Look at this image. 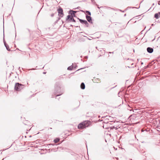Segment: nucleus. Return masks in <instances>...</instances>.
<instances>
[{
    "instance_id": "obj_1",
    "label": "nucleus",
    "mask_w": 160,
    "mask_h": 160,
    "mask_svg": "<svg viewBox=\"0 0 160 160\" xmlns=\"http://www.w3.org/2000/svg\"><path fill=\"white\" fill-rule=\"evenodd\" d=\"M88 122V121H85L80 123L78 125V128L82 129L85 128L88 126L89 124Z\"/></svg>"
},
{
    "instance_id": "obj_2",
    "label": "nucleus",
    "mask_w": 160,
    "mask_h": 160,
    "mask_svg": "<svg viewBox=\"0 0 160 160\" xmlns=\"http://www.w3.org/2000/svg\"><path fill=\"white\" fill-rule=\"evenodd\" d=\"M24 88V86L18 83H16L15 85V90L17 91H20Z\"/></svg>"
},
{
    "instance_id": "obj_3",
    "label": "nucleus",
    "mask_w": 160,
    "mask_h": 160,
    "mask_svg": "<svg viewBox=\"0 0 160 160\" xmlns=\"http://www.w3.org/2000/svg\"><path fill=\"white\" fill-rule=\"evenodd\" d=\"M58 11L59 15L61 17H62L63 15V11L62 9L59 8L58 10Z\"/></svg>"
},
{
    "instance_id": "obj_4",
    "label": "nucleus",
    "mask_w": 160,
    "mask_h": 160,
    "mask_svg": "<svg viewBox=\"0 0 160 160\" xmlns=\"http://www.w3.org/2000/svg\"><path fill=\"white\" fill-rule=\"evenodd\" d=\"M147 51L149 53H151L153 52V50L152 48L148 47L147 48Z\"/></svg>"
},
{
    "instance_id": "obj_5",
    "label": "nucleus",
    "mask_w": 160,
    "mask_h": 160,
    "mask_svg": "<svg viewBox=\"0 0 160 160\" xmlns=\"http://www.w3.org/2000/svg\"><path fill=\"white\" fill-rule=\"evenodd\" d=\"M80 21L81 23H84L85 25H87L88 24L86 20L80 19Z\"/></svg>"
},
{
    "instance_id": "obj_6",
    "label": "nucleus",
    "mask_w": 160,
    "mask_h": 160,
    "mask_svg": "<svg viewBox=\"0 0 160 160\" xmlns=\"http://www.w3.org/2000/svg\"><path fill=\"white\" fill-rule=\"evenodd\" d=\"M86 18L87 20L89 22H91L92 21L91 18V17L87 16H86Z\"/></svg>"
},
{
    "instance_id": "obj_7",
    "label": "nucleus",
    "mask_w": 160,
    "mask_h": 160,
    "mask_svg": "<svg viewBox=\"0 0 160 160\" xmlns=\"http://www.w3.org/2000/svg\"><path fill=\"white\" fill-rule=\"evenodd\" d=\"M81 87L82 89H84L85 88V85L84 83L82 82L81 83Z\"/></svg>"
},
{
    "instance_id": "obj_8",
    "label": "nucleus",
    "mask_w": 160,
    "mask_h": 160,
    "mask_svg": "<svg viewBox=\"0 0 160 160\" xmlns=\"http://www.w3.org/2000/svg\"><path fill=\"white\" fill-rule=\"evenodd\" d=\"M158 14H160V12H159L158 13H156L154 15L155 18L157 19L158 18Z\"/></svg>"
},
{
    "instance_id": "obj_9",
    "label": "nucleus",
    "mask_w": 160,
    "mask_h": 160,
    "mask_svg": "<svg viewBox=\"0 0 160 160\" xmlns=\"http://www.w3.org/2000/svg\"><path fill=\"white\" fill-rule=\"evenodd\" d=\"M69 20L70 21H73V22H75V21L74 20V19L73 18V17L72 16H71V17L70 18Z\"/></svg>"
},
{
    "instance_id": "obj_10",
    "label": "nucleus",
    "mask_w": 160,
    "mask_h": 160,
    "mask_svg": "<svg viewBox=\"0 0 160 160\" xmlns=\"http://www.w3.org/2000/svg\"><path fill=\"white\" fill-rule=\"evenodd\" d=\"M59 140V138H56L54 140V142L55 143H57L58 142Z\"/></svg>"
},
{
    "instance_id": "obj_11",
    "label": "nucleus",
    "mask_w": 160,
    "mask_h": 160,
    "mask_svg": "<svg viewBox=\"0 0 160 160\" xmlns=\"http://www.w3.org/2000/svg\"><path fill=\"white\" fill-rule=\"evenodd\" d=\"M4 44H5V47H6V48L7 50L8 51H10V49L9 48V47L8 46H7V45L5 43Z\"/></svg>"
},
{
    "instance_id": "obj_12",
    "label": "nucleus",
    "mask_w": 160,
    "mask_h": 160,
    "mask_svg": "<svg viewBox=\"0 0 160 160\" xmlns=\"http://www.w3.org/2000/svg\"><path fill=\"white\" fill-rule=\"evenodd\" d=\"M72 66H69L68 68V70H72Z\"/></svg>"
},
{
    "instance_id": "obj_13",
    "label": "nucleus",
    "mask_w": 160,
    "mask_h": 160,
    "mask_svg": "<svg viewBox=\"0 0 160 160\" xmlns=\"http://www.w3.org/2000/svg\"><path fill=\"white\" fill-rule=\"evenodd\" d=\"M72 14H74L76 13V12L75 11H72Z\"/></svg>"
},
{
    "instance_id": "obj_14",
    "label": "nucleus",
    "mask_w": 160,
    "mask_h": 160,
    "mask_svg": "<svg viewBox=\"0 0 160 160\" xmlns=\"http://www.w3.org/2000/svg\"><path fill=\"white\" fill-rule=\"evenodd\" d=\"M72 14H74L76 13V12L75 11H72Z\"/></svg>"
},
{
    "instance_id": "obj_15",
    "label": "nucleus",
    "mask_w": 160,
    "mask_h": 160,
    "mask_svg": "<svg viewBox=\"0 0 160 160\" xmlns=\"http://www.w3.org/2000/svg\"><path fill=\"white\" fill-rule=\"evenodd\" d=\"M70 17H71V16H70V15L68 16L67 19H69Z\"/></svg>"
},
{
    "instance_id": "obj_16",
    "label": "nucleus",
    "mask_w": 160,
    "mask_h": 160,
    "mask_svg": "<svg viewBox=\"0 0 160 160\" xmlns=\"http://www.w3.org/2000/svg\"><path fill=\"white\" fill-rule=\"evenodd\" d=\"M87 13H88V14L89 15H91V13H90V12H89V11H87Z\"/></svg>"
},
{
    "instance_id": "obj_17",
    "label": "nucleus",
    "mask_w": 160,
    "mask_h": 160,
    "mask_svg": "<svg viewBox=\"0 0 160 160\" xmlns=\"http://www.w3.org/2000/svg\"><path fill=\"white\" fill-rule=\"evenodd\" d=\"M158 4H159V2H158Z\"/></svg>"
}]
</instances>
